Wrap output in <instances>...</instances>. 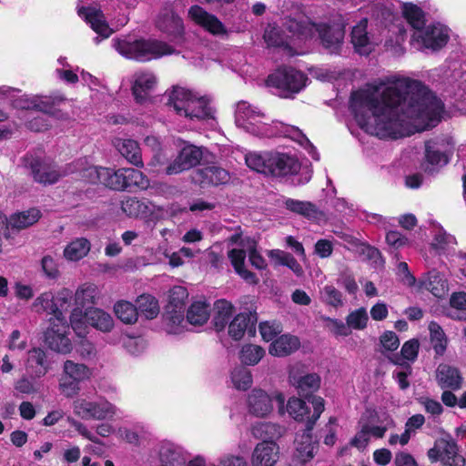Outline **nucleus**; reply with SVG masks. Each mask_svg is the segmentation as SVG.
<instances>
[{"label":"nucleus","mask_w":466,"mask_h":466,"mask_svg":"<svg viewBox=\"0 0 466 466\" xmlns=\"http://www.w3.org/2000/svg\"><path fill=\"white\" fill-rule=\"evenodd\" d=\"M350 109L367 133L398 138L435 127L443 104L421 82L398 78L389 86L369 84L354 92Z\"/></svg>","instance_id":"nucleus-1"},{"label":"nucleus","mask_w":466,"mask_h":466,"mask_svg":"<svg viewBox=\"0 0 466 466\" xmlns=\"http://www.w3.org/2000/svg\"><path fill=\"white\" fill-rule=\"evenodd\" d=\"M266 119L265 114L249 103L240 101L237 104L236 125L247 132L255 136L266 137L280 135L289 137L300 145L309 144V139L299 128L280 122H274L273 125H269L264 121Z\"/></svg>","instance_id":"nucleus-2"},{"label":"nucleus","mask_w":466,"mask_h":466,"mask_svg":"<svg viewBox=\"0 0 466 466\" xmlns=\"http://www.w3.org/2000/svg\"><path fill=\"white\" fill-rule=\"evenodd\" d=\"M167 106L179 116L191 121H201L213 117V109L206 96L180 86L168 92Z\"/></svg>","instance_id":"nucleus-3"},{"label":"nucleus","mask_w":466,"mask_h":466,"mask_svg":"<svg viewBox=\"0 0 466 466\" xmlns=\"http://www.w3.org/2000/svg\"><path fill=\"white\" fill-rule=\"evenodd\" d=\"M245 160L249 168L274 177L297 175L301 167L295 156L280 152H250L246 155Z\"/></svg>","instance_id":"nucleus-4"},{"label":"nucleus","mask_w":466,"mask_h":466,"mask_svg":"<svg viewBox=\"0 0 466 466\" xmlns=\"http://www.w3.org/2000/svg\"><path fill=\"white\" fill-rule=\"evenodd\" d=\"M113 47L124 57L146 62L175 53L169 45L156 39H134L130 36L115 38Z\"/></svg>","instance_id":"nucleus-5"},{"label":"nucleus","mask_w":466,"mask_h":466,"mask_svg":"<svg viewBox=\"0 0 466 466\" xmlns=\"http://www.w3.org/2000/svg\"><path fill=\"white\" fill-rule=\"evenodd\" d=\"M1 92L3 95L12 98V104L15 108L25 110L35 109L57 120H66L69 118L67 113L56 107L60 102L64 101L63 97L28 95L15 97V93L19 92V90L12 87H3Z\"/></svg>","instance_id":"nucleus-6"},{"label":"nucleus","mask_w":466,"mask_h":466,"mask_svg":"<svg viewBox=\"0 0 466 466\" xmlns=\"http://www.w3.org/2000/svg\"><path fill=\"white\" fill-rule=\"evenodd\" d=\"M92 370L84 363L71 360L64 361L58 380V390L66 398H74L80 392V384L90 380Z\"/></svg>","instance_id":"nucleus-7"},{"label":"nucleus","mask_w":466,"mask_h":466,"mask_svg":"<svg viewBox=\"0 0 466 466\" xmlns=\"http://www.w3.org/2000/svg\"><path fill=\"white\" fill-rule=\"evenodd\" d=\"M449 38L448 27L441 24H433L427 26L422 25L413 31L410 45L419 51L426 49L437 51L448 43Z\"/></svg>","instance_id":"nucleus-8"},{"label":"nucleus","mask_w":466,"mask_h":466,"mask_svg":"<svg viewBox=\"0 0 466 466\" xmlns=\"http://www.w3.org/2000/svg\"><path fill=\"white\" fill-rule=\"evenodd\" d=\"M307 400L311 403L313 411L303 400L298 398L289 400L287 410L295 420L305 422V431H310L324 410V400L319 396H312Z\"/></svg>","instance_id":"nucleus-9"},{"label":"nucleus","mask_w":466,"mask_h":466,"mask_svg":"<svg viewBox=\"0 0 466 466\" xmlns=\"http://www.w3.org/2000/svg\"><path fill=\"white\" fill-rule=\"evenodd\" d=\"M393 428L394 422L389 415H380L370 410H367L359 421L360 432L364 436L383 437L389 434L390 437H399L397 433L391 431Z\"/></svg>","instance_id":"nucleus-10"},{"label":"nucleus","mask_w":466,"mask_h":466,"mask_svg":"<svg viewBox=\"0 0 466 466\" xmlns=\"http://www.w3.org/2000/svg\"><path fill=\"white\" fill-rule=\"evenodd\" d=\"M179 5L180 0L165 3L157 20V28L175 39L181 38L185 32L183 21L176 13Z\"/></svg>","instance_id":"nucleus-11"},{"label":"nucleus","mask_w":466,"mask_h":466,"mask_svg":"<svg viewBox=\"0 0 466 466\" xmlns=\"http://www.w3.org/2000/svg\"><path fill=\"white\" fill-rule=\"evenodd\" d=\"M306 80L307 77L302 72L291 67H283L268 76L267 84L282 91L298 93L305 86Z\"/></svg>","instance_id":"nucleus-12"},{"label":"nucleus","mask_w":466,"mask_h":466,"mask_svg":"<svg viewBox=\"0 0 466 466\" xmlns=\"http://www.w3.org/2000/svg\"><path fill=\"white\" fill-rule=\"evenodd\" d=\"M84 177L90 183L101 184L114 190H124V168L115 170L103 167H89L85 170Z\"/></svg>","instance_id":"nucleus-13"},{"label":"nucleus","mask_w":466,"mask_h":466,"mask_svg":"<svg viewBox=\"0 0 466 466\" xmlns=\"http://www.w3.org/2000/svg\"><path fill=\"white\" fill-rule=\"evenodd\" d=\"M50 327L45 334V340L48 348L60 354H68L73 346L67 337L68 326L66 321H56L50 319Z\"/></svg>","instance_id":"nucleus-14"},{"label":"nucleus","mask_w":466,"mask_h":466,"mask_svg":"<svg viewBox=\"0 0 466 466\" xmlns=\"http://www.w3.org/2000/svg\"><path fill=\"white\" fill-rule=\"evenodd\" d=\"M131 92L137 103L147 101L157 85V77L151 71H137L131 76Z\"/></svg>","instance_id":"nucleus-15"},{"label":"nucleus","mask_w":466,"mask_h":466,"mask_svg":"<svg viewBox=\"0 0 466 466\" xmlns=\"http://www.w3.org/2000/svg\"><path fill=\"white\" fill-rule=\"evenodd\" d=\"M188 17L213 35L222 36L228 34L227 28L216 15L198 5L188 9Z\"/></svg>","instance_id":"nucleus-16"},{"label":"nucleus","mask_w":466,"mask_h":466,"mask_svg":"<svg viewBox=\"0 0 466 466\" xmlns=\"http://www.w3.org/2000/svg\"><path fill=\"white\" fill-rule=\"evenodd\" d=\"M202 158V151L199 147L187 145L185 146L167 168V175H176L197 166Z\"/></svg>","instance_id":"nucleus-17"},{"label":"nucleus","mask_w":466,"mask_h":466,"mask_svg":"<svg viewBox=\"0 0 466 466\" xmlns=\"http://www.w3.org/2000/svg\"><path fill=\"white\" fill-rule=\"evenodd\" d=\"M28 166L34 180L43 185L54 184L63 176L53 163L45 159L32 157Z\"/></svg>","instance_id":"nucleus-18"},{"label":"nucleus","mask_w":466,"mask_h":466,"mask_svg":"<svg viewBox=\"0 0 466 466\" xmlns=\"http://www.w3.org/2000/svg\"><path fill=\"white\" fill-rule=\"evenodd\" d=\"M193 180L201 187L219 186L229 182L230 175L221 167L212 165L197 169Z\"/></svg>","instance_id":"nucleus-19"},{"label":"nucleus","mask_w":466,"mask_h":466,"mask_svg":"<svg viewBox=\"0 0 466 466\" xmlns=\"http://www.w3.org/2000/svg\"><path fill=\"white\" fill-rule=\"evenodd\" d=\"M279 457V447L273 439H263L255 447L251 462L253 466H274Z\"/></svg>","instance_id":"nucleus-20"},{"label":"nucleus","mask_w":466,"mask_h":466,"mask_svg":"<svg viewBox=\"0 0 466 466\" xmlns=\"http://www.w3.org/2000/svg\"><path fill=\"white\" fill-rule=\"evenodd\" d=\"M318 33L321 44L329 53H338L343 43L344 30L339 25H316L314 33Z\"/></svg>","instance_id":"nucleus-21"},{"label":"nucleus","mask_w":466,"mask_h":466,"mask_svg":"<svg viewBox=\"0 0 466 466\" xmlns=\"http://www.w3.org/2000/svg\"><path fill=\"white\" fill-rule=\"evenodd\" d=\"M285 29L291 34V36L299 39H307L314 35L316 24L303 13H296L285 18Z\"/></svg>","instance_id":"nucleus-22"},{"label":"nucleus","mask_w":466,"mask_h":466,"mask_svg":"<svg viewBox=\"0 0 466 466\" xmlns=\"http://www.w3.org/2000/svg\"><path fill=\"white\" fill-rule=\"evenodd\" d=\"M368 20H360L351 31L350 41L356 52L369 55L377 45L376 40L367 31Z\"/></svg>","instance_id":"nucleus-23"},{"label":"nucleus","mask_w":466,"mask_h":466,"mask_svg":"<svg viewBox=\"0 0 466 466\" xmlns=\"http://www.w3.org/2000/svg\"><path fill=\"white\" fill-rule=\"evenodd\" d=\"M435 373L437 383L442 390H458L461 388L463 378L456 367L441 363Z\"/></svg>","instance_id":"nucleus-24"},{"label":"nucleus","mask_w":466,"mask_h":466,"mask_svg":"<svg viewBox=\"0 0 466 466\" xmlns=\"http://www.w3.org/2000/svg\"><path fill=\"white\" fill-rule=\"evenodd\" d=\"M78 15L82 16L91 28L103 38L109 37L113 30L109 27L104 14L96 7H81L78 9Z\"/></svg>","instance_id":"nucleus-25"},{"label":"nucleus","mask_w":466,"mask_h":466,"mask_svg":"<svg viewBox=\"0 0 466 466\" xmlns=\"http://www.w3.org/2000/svg\"><path fill=\"white\" fill-rule=\"evenodd\" d=\"M443 139H431L425 143V169L432 172L435 167L448 163V157L443 148Z\"/></svg>","instance_id":"nucleus-26"},{"label":"nucleus","mask_w":466,"mask_h":466,"mask_svg":"<svg viewBox=\"0 0 466 466\" xmlns=\"http://www.w3.org/2000/svg\"><path fill=\"white\" fill-rule=\"evenodd\" d=\"M121 209L130 218L149 219L154 215L156 207L146 199L127 198L121 202Z\"/></svg>","instance_id":"nucleus-27"},{"label":"nucleus","mask_w":466,"mask_h":466,"mask_svg":"<svg viewBox=\"0 0 466 466\" xmlns=\"http://www.w3.org/2000/svg\"><path fill=\"white\" fill-rule=\"evenodd\" d=\"M289 380L298 389L299 394L306 399L312 397L311 393L318 390L320 385V378L318 374L299 375L295 369L290 370Z\"/></svg>","instance_id":"nucleus-28"},{"label":"nucleus","mask_w":466,"mask_h":466,"mask_svg":"<svg viewBox=\"0 0 466 466\" xmlns=\"http://www.w3.org/2000/svg\"><path fill=\"white\" fill-rule=\"evenodd\" d=\"M249 411L256 416H265L273 409L272 398L264 390L254 389L248 398Z\"/></svg>","instance_id":"nucleus-29"},{"label":"nucleus","mask_w":466,"mask_h":466,"mask_svg":"<svg viewBox=\"0 0 466 466\" xmlns=\"http://www.w3.org/2000/svg\"><path fill=\"white\" fill-rule=\"evenodd\" d=\"M257 321L256 314L239 313L228 324V334L235 339H242L246 330L254 332V324Z\"/></svg>","instance_id":"nucleus-30"},{"label":"nucleus","mask_w":466,"mask_h":466,"mask_svg":"<svg viewBox=\"0 0 466 466\" xmlns=\"http://www.w3.org/2000/svg\"><path fill=\"white\" fill-rule=\"evenodd\" d=\"M420 287L440 299L445 297L449 290L446 279L436 270L429 271L420 280Z\"/></svg>","instance_id":"nucleus-31"},{"label":"nucleus","mask_w":466,"mask_h":466,"mask_svg":"<svg viewBox=\"0 0 466 466\" xmlns=\"http://www.w3.org/2000/svg\"><path fill=\"white\" fill-rule=\"evenodd\" d=\"M86 320L94 329L107 333L114 328V319L111 315L98 308L86 309Z\"/></svg>","instance_id":"nucleus-32"},{"label":"nucleus","mask_w":466,"mask_h":466,"mask_svg":"<svg viewBox=\"0 0 466 466\" xmlns=\"http://www.w3.org/2000/svg\"><path fill=\"white\" fill-rule=\"evenodd\" d=\"M114 146L131 164L137 167L143 166L141 150L137 141L129 138H116Z\"/></svg>","instance_id":"nucleus-33"},{"label":"nucleus","mask_w":466,"mask_h":466,"mask_svg":"<svg viewBox=\"0 0 466 466\" xmlns=\"http://www.w3.org/2000/svg\"><path fill=\"white\" fill-rule=\"evenodd\" d=\"M319 451L318 439H295V451L293 461L305 464L311 461Z\"/></svg>","instance_id":"nucleus-34"},{"label":"nucleus","mask_w":466,"mask_h":466,"mask_svg":"<svg viewBox=\"0 0 466 466\" xmlns=\"http://www.w3.org/2000/svg\"><path fill=\"white\" fill-rule=\"evenodd\" d=\"M299 345L297 337L289 334L281 335L270 344L269 353L273 356L284 357L296 351Z\"/></svg>","instance_id":"nucleus-35"},{"label":"nucleus","mask_w":466,"mask_h":466,"mask_svg":"<svg viewBox=\"0 0 466 466\" xmlns=\"http://www.w3.org/2000/svg\"><path fill=\"white\" fill-rule=\"evenodd\" d=\"M90 241L86 238H76L70 241L64 248V258L68 261H78L90 251Z\"/></svg>","instance_id":"nucleus-36"},{"label":"nucleus","mask_w":466,"mask_h":466,"mask_svg":"<svg viewBox=\"0 0 466 466\" xmlns=\"http://www.w3.org/2000/svg\"><path fill=\"white\" fill-rule=\"evenodd\" d=\"M39 218L40 211L36 208L14 214L8 219V229H10L11 234L14 231H19L35 224Z\"/></svg>","instance_id":"nucleus-37"},{"label":"nucleus","mask_w":466,"mask_h":466,"mask_svg":"<svg viewBox=\"0 0 466 466\" xmlns=\"http://www.w3.org/2000/svg\"><path fill=\"white\" fill-rule=\"evenodd\" d=\"M99 297V290L94 284L85 283L78 287L75 293V304L77 307L90 309Z\"/></svg>","instance_id":"nucleus-38"},{"label":"nucleus","mask_w":466,"mask_h":466,"mask_svg":"<svg viewBox=\"0 0 466 466\" xmlns=\"http://www.w3.org/2000/svg\"><path fill=\"white\" fill-rule=\"evenodd\" d=\"M234 312L231 302L226 299H218L214 303L213 323L217 330L225 329Z\"/></svg>","instance_id":"nucleus-39"},{"label":"nucleus","mask_w":466,"mask_h":466,"mask_svg":"<svg viewBox=\"0 0 466 466\" xmlns=\"http://www.w3.org/2000/svg\"><path fill=\"white\" fill-rule=\"evenodd\" d=\"M210 316V306L205 300L194 301L187 309V319L192 325H203Z\"/></svg>","instance_id":"nucleus-40"},{"label":"nucleus","mask_w":466,"mask_h":466,"mask_svg":"<svg viewBox=\"0 0 466 466\" xmlns=\"http://www.w3.org/2000/svg\"><path fill=\"white\" fill-rule=\"evenodd\" d=\"M285 207L297 214L302 215L309 219H316L321 216V213L317 207L309 201H300L292 198H288L285 201Z\"/></svg>","instance_id":"nucleus-41"},{"label":"nucleus","mask_w":466,"mask_h":466,"mask_svg":"<svg viewBox=\"0 0 466 466\" xmlns=\"http://www.w3.org/2000/svg\"><path fill=\"white\" fill-rule=\"evenodd\" d=\"M149 187V180L140 170L132 167L124 168V189H146Z\"/></svg>","instance_id":"nucleus-42"},{"label":"nucleus","mask_w":466,"mask_h":466,"mask_svg":"<svg viewBox=\"0 0 466 466\" xmlns=\"http://www.w3.org/2000/svg\"><path fill=\"white\" fill-rule=\"evenodd\" d=\"M116 316L125 324H132L137 320L138 309L137 305L134 306L127 300L117 301L114 306Z\"/></svg>","instance_id":"nucleus-43"},{"label":"nucleus","mask_w":466,"mask_h":466,"mask_svg":"<svg viewBox=\"0 0 466 466\" xmlns=\"http://www.w3.org/2000/svg\"><path fill=\"white\" fill-rule=\"evenodd\" d=\"M188 297L187 290L181 286H176L169 292V307L172 308V310L175 313H178L176 316V319L178 321L183 319V309L186 304V300Z\"/></svg>","instance_id":"nucleus-44"},{"label":"nucleus","mask_w":466,"mask_h":466,"mask_svg":"<svg viewBox=\"0 0 466 466\" xmlns=\"http://www.w3.org/2000/svg\"><path fill=\"white\" fill-rule=\"evenodd\" d=\"M32 310L36 313L46 312L48 314L53 315L50 319L52 320H56V305H55V296L52 292H44L40 294L32 303Z\"/></svg>","instance_id":"nucleus-45"},{"label":"nucleus","mask_w":466,"mask_h":466,"mask_svg":"<svg viewBox=\"0 0 466 466\" xmlns=\"http://www.w3.org/2000/svg\"><path fill=\"white\" fill-rule=\"evenodd\" d=\"M138 311L147 319H155L159 313L157 300L151 295L143 294L137 299Z\"/></svg>","instance_id":"nucleus-46"},{"label":"nucleus","mask_w":466,"mask_h":466,"mask_svg":"<svg viewBox=\"0 0 466 466\" xmlns=\"http://www.w3.org/2000/svg\"><path fill=\"white\" fill-rule=\"evenodd\" d=\"M431 341L437 355H443L447 348V338L441 327L435 321L429 324Z\"/></svg>","instance_id":"nucleus-47"},{"label":"nucleus","mask_w":466,"mask_h":466,"mask_svg":"<svg viewBox=\"0 0 466 466\" xmlns=\"http://www.w3.org/2000/svg\"><path fill=\"white\" fill-rule=\"evenodd\" d=\"M320 300L335 309L344 305L342 293L333 285L327 284L319 290Z\"/></svg>","instance_id":"nucleus-48"},{"label":"nucleus","mask_w":466,"mask_h":466,"mask_svg":"<svg viewBox=\"0 0 466 466\" xmlns=\"http://www.w3.org/2000/svg\"><path fill=\"white\" fill-rule=\"evenodd\" d=\"M420 343L418 339H412L406 341L400 350V356H394L390 360L397 365H403L404 360L414 361L418 357Z\"/></svg>","instance_id":"nucleus-49"},{"label":"nucleus","mask_w":466,"mask_h":466,"mask_svg":"<svg viewBox=\"0 0 466 466\" xmlns=\"http://www.w3.org/2000/svg\"><path fill=\"white\" fill-rule=\"evenodd\" d=\"M402 13L414 31L424 25V13L416 5L410 3L404 4L402 7Z\"/></svg>","instance_id":"nucleus-50"},{"label":"nucleus","mask_w":466,"mask_h":466,"mask_svg":"<svg viewBox=\"0 0 466 466\" xmlns=\"http://www.w3.org/2000/svg\"><path fill=\"white\" fill-rule=\"evenodd\" d=\"M73 292L66 288L60 289L55 297L56 305V321H66L64 311H66L70 306Z\"/></svg>","instance_id":"nucleus-51"},{"label":"nucleus","mask_w":466,"mask_h":466,"mask_svg":"<svg viewBox=\"0 0 466 466\" xmlns=\"http://www.w3.org/2000/svg\"><path fill=\"white\" fill-rule=\"evenodd\" d=\"M265 355L263 348L254 344H248L242 347L240 350V360L245 365H256Z\"/></svg>","instance_id":"nucleus-52"},{"label":"nucleus","mask_w":466,"mask_h":466,"mask_svg":"<svg viewBox=\"0 0 466 466\" xmlns=\"http://www.w3.org/2000/svg\"><path fill=\"white\" fill-rule=\"evenodd\" d=\"M231 381L239 390H247L252 385V374L245 367H236L231 372Z\"/></svg>","instance_id":"nucleus-53"},{"label":"nucleus","mask_w":466,"mask_h":466,"mask_svg":"<svg viewBox=\"0 0 466 466\" xmlns=\"http://www.w3.org/2000/svg\"><path fill=\"white\" fill-rule=\"evenodd\" d=\"M46 353L41 349H33L28 352V365L37 377L44 376L47 371Z\"/></svg>","instance_id":"nucleus-54"},{"label":"nucleus","mask_w":466,"mask_h":466,"mask_svg":"<svg viewBox=\"0 0 466 466\" xmlns=\"http://www.w3.org/2000/svg\"><path fill=\"white\" fill-rule=\"evenodd\" d=\"M83 309L84 308L76 306L70 315V324L77 337L86 335L87 332L86 311L84 312Z\"/></svg>","instance_id":"nucleus-55"},{"label":"nucleus","mask_w":466,"mask_h":466,"mask_svg":"<svg viewBox=\"0 0 466 466\" xmlns=\"http://www.w3.org/2000/svg\"><path fill=\"white\" fill-rule=\"evenodd\" d=\"M253 437H281L285 434L282 427L268 422H259L252 428Z\"/></svg>","instance_id":"nucleus-56"},{"label":"nucleus","mask_w":466,"mask_h":466,"mask_svg":"<svg viewBox=\"0 0 466 466\" xmlns=\"http://www.w3.org/2000/svg\"><path fill=\"white\" fill-rule=\"evenodd\" d=\"M369 315L364 308H360L351 311L346 318L349 329L362 330L367 327Z\"/></svg>","instance_id":"nucleus-57"},{"label":"nucleus","mask_w":466,"mask_h":466,"mask_svg":"<svg viewBox=\"0 0 466 466\" xmlns=\"http://www.w3.org/2000/svg\"><path fill=\"white\" fill-rule=\"evenodd\" d=\"M76 342V351L82 360H91L96 356V349L93 342L86 338V335L78 337Z\"/></svg>","instance_id":"nucleus-58"},{"label":"nucleus","mask_w":466,"mask_h":466,"mask_svg":"<svg viewBox=\"0 0 466 466\" xmlns=\"http://www.w3.org/2000/svg\"><path fill=\"white\" fill-rule=\"evenodd\" d=\"M114 414L113 406L106 400L92 401V411L90 419L103 420Z\"/></svg>","instance_id":"nucleus-59"},{"label":"nucleus","mask_w":466,"mask_h":466,"mask_svg":"<svg viewBox=\"0 0 466 466\" xmlns=\"http://www.w3.org/2000/svg\"><path fill=\"white\" fill-rule=\"evenodd\" d=\"M438 441L441 450L442 464H447L449 460L458 453V446L454 439H438Z\"/></svg>","instance_id":"nucleus-60"},{"label":"nucleus","mask_w":466,"mask_h":466,"mask_svg":"<svg viewBox=\"0 0 466 466\" xmlns=\"http://www.w3.org/2000/svg\"><path fill=\"white\" fill-rule=\"evenodd\" d=\"M263 37L268 46H282L286 45V40L281 35L280 30L270 25L266 27Z\"/></svg>","instance_id":"nucleus-61"},{"label":"nucleus","mask_w":466,"mask_h":466,"mask_svg":"<svg viewBox=\"0 0 466 466\" xmlns=\"http://www.w3.org/2000/svg\"><path fill=\"white\" fill-rule=\"evenodd\" d=\"M325 321L328 329L335 336L347 337L351 333V330L349 329L347 322L344 323L339 319L331 318H325Z\"/></svg>","instance_id":"nucleus-62"},{"label":"nucleus","mask_w":466,"mask_h":466,"mask_svg":"<svg viewBox=\"0 0 466 466\" xmlns=\"http://www.w3.org/2000/svg\"><path fill=\"white\" fill-rule=\"evenodd\" d=\"M259 332L264 340L270 341L281 332V326L277 322H261L259 324Z\"/></svg>","instance_id":"nucleus-63"},{"label":"nucleus","mask_w":466,"mask_h":466,"mask_svg":"<svg viewBox=\"0 0 466 466\" xmlns=\"http://www.w3.org/2000/svg\"><path fill=\"white\" fill-rule=\"evenodd\" d=\"M74 412L82 419L89 420L92 411V401L77 399L73 402Z\"/></svg>","instance_id":"nucleus-64"}]
</instances>
